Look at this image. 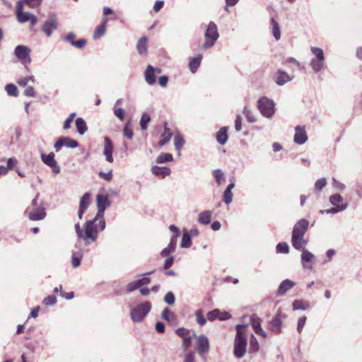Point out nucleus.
I'll return each mask as SVG.
<instances>
[{
	"instance_id": "obj_1",
	"label": "nucleus",
	"mask_w": 362,
	"mask_h": 362,
	"mask_svg": "<svg viewBox=\"0 0 362 362\" xmlns=\"http://www.w3.org/2000/svg\"><path fill=\"white\" fill-rule=\"evenodd\" d=\"M98 213L92 220L87 221L81 228L79 223L74 226L78 240L83 242L85 246H88L97 241L98 233L105 228L106 223L104 212L110 206V202L105 194H98L96 198Z\"/></svg>"
},
{
	"instance_id": "obj_2",
	"label": "nucleus",
	"mask_w": 362,
	"mask_h": 362,
	"mask_svg": "<svg viewBox=\"0 0 362 362\" xmlns=\"http://www.w3.org/2000/svg\"><path fill=\"white\" fill-rule=\"evenodd\" d=\"M40 194H37L33 199L30 206L25 211V214L28 216L30 221H40L46 217V211L42 201H39Z\"/></svg>"
},
{
	"instance_id": "obj_3",
	"label": "nucleus",
	"mask_w": 362,
	"mask_h": 362,
	"mask_svg": "<svg viewBox=\"0 0 362 362\" xmlns=\"http://www.w3.org/2000/svg\"><path fill=\"white\" fill-rule=\"evenodd\" d=\"M310 51L314 55L310 62L311 69L315 73L323 71L325 67V57L323 50L320 47H311Z\"/></svg>"
},
{
	"instance_id": "obj_4",
	"label": "nucleus",
	"mask_w": 362,
	"mask_h": 362,
	"mask_svg": "<svg viewBox=\"0 0 362 362\" xmlns=\"http://www.w3.org/2000/svg\"><path fill=\"white\" fill-rule=\"evenodd\" d=\"M151 309V304L148 301L141 303L134 307L130 312L131 320L134 322L142 321Z\"/></svg>"
},
{
	"instance_id": "obj_5",
	"label": "nucleus",
	"mask_w": 362,
	"mask_h": 362,
	"mask_svg": "<svg viewBox=\"0 0 362 362\" xmlns=\"http://www.w3.org/2000/svg\"><path fill=\"white\" fill-rule=\"evenodd\" d=\"M219 37L218 28L215 23L210 22L204 33L206 42L203 44L202 48L208 49L212 47Z\"/></svg>"
},
{
	"instance_id": "obj_6",
	"label": "nucleus",
	"mask_w": 362,
	"mask_h": 362,
	"mask_svg": "<svg viewBox=\"0 0 362 362\" xmlns=\"http://www.w3.org/2000/svg\"><path fill=\"white\" fill-rule=\"evenodd\" d=\"M274 102L267 97H262L257 101L258 110L267 118H271L274 115Z\"/></svg>"
},
{
	"instance_id": "obj_7",
	"label": "nucleus",
	"mask_w": 362,
	"mask_h": 362,
	"mask_svg": "<svg viewBox=\"0 0 362 362\" xmlns=\"http://www.w3.org/2000/svg\"><path fill=\"white\" fill-rule=\"evenodd\" d=\"M23 6L22 5V1H18L16 5V16L18 21L21 23L30 21V25L34 26L37 22V17L29 12L23 11Z\"/></svg>"
},
{
	"instance_id": "obj_8",
	"label": "nucleus",
	"mask_w": 362,
	"mask_h": 362,
	"mask_svg": "<svg viewBox=\"0 0 362 362\" xmlns=\"http://www.w3.org/2000/svg\"><path fill=\"white\" fill-rule=\"evenodd\" d=\"M30 52V49L25 45H18L14 49L16 57L22 64H30L31 62Z\"/></svg>"
},
{
	"instance_id": "obj_9",
	"label": "nucleus",
	"mask_w": 362,
	"mask_h": 362,
	"mask_svg": "<svg viewBox=\"0 0 362 362\" xmlns=\"http://www.w3.org/2000/svg\"><path fill=\"white\" fill-rule=\"evenodd\" d=\"M247 339L236 334L234 343V355L238 358H243L246 352Z\"/></svg>"
},
{
	"instance_id": "obj_10",
	"label": "nucleus",
	"mask_w": 362,
	"mask_h": 362,
	"mask_svg": "<svg viewBox=\"0 0 362 362\" xmlns=\"http://www.w3.org/2000/svg\"><path fill=\"white\" fill-rule=\"evenodd\" d=\"M78 146V142L67 136L60 137L54 144V148L57 152H59L61 148L64 146L70 148H75Z\"/></svg>"
},
{
	"instance_id": "obj_11",
	"label": "nucleus",
	"mask_w": 362,
	"mask_h": 362,
	"mask_svg": "<svg viewBox=\"0 0 362 362\" xmlns=\"http://www.w3.org/2000/svg\"><path fill=\"white\" fill-rule=\"evenodd\" d=\"M41 159L42 162L49 166L54 173H59L61 168L58 165L57 160L54 159V153H49V154L41 153Z\"/></svg>"
},
{
	"instance_id": "obj_12",
	"label": "nucleus",
	"mask_w": 362,
	"mask_h": 362,
	"mask_svg": "<svg viewBox=\"0 0 362 362\" xmlns=\"http://www.w3.org/2000/svg\"><path fill=\"white\" fill-rule=\"evenodd\" d=\"M197 341L195 344V349L199 354L202 356L209 351V342L206 337L202 334L197 337Z\"/></svg>"
},
{
	"instance_id": "obj_13",
	"label": "nucleus",
	"mask_w": 362,
	"mask_h": 362,
	"mask_svg": "<svg viewBox=\"0 0 362 362\" xmlns=\"http://www.w3.org/2000/svg\"><path fill=\"white\" fill-rule=\"evenodd\" d=\"M58 28L57 17L54 14L52 15L49 20L46 21L42 27V31L47 37H50L53 30Z\"/></svg>"
},
{
	"instance_id": "obj_14",
	"label": "nucleus",
	"mask_w": 362,
	"mask_h": 362,
	"mask_svg": "<svg viewBox=\"0 0 362 362\" xmlns=\"http://www.w3.org/2000/svg\"><path fill=\"white\" fill-rule=\"evenodd\" d=\"M309 222L306 219H300L298 221L293 229L292 235H305L308 228Z\"/></svg>"
},
{
	"instance_id": "obj_15",
	"label": "nucleus",
	"mask_w": 362,
	"mask_h": 362,
	"mask_svg": "<svg viewBox=\"0 0 362 362\" xmlns=\"http://www.w3.org/2000/svg\"><path fill=\"white\" fill-rule=\"evenodd\" d=\"M308 140V136L304 127L297 126L295 128L293 141L297 144H303Z\"/></svg>"
},
{
	"instance_id": "obj_16",
	"label": "nucleus",
	"mask_w": 362,
	"mask_h": 362,
	"mask_svg": "<svg viewBox=\"0 0 362 362\" xmlns=\"http://www.w3.org/2000/svg\"><path fill=\"white\" fill-rule=\"evenodd\" d=\"M104 149H103V154L105 156V160L109 163L113 162V157H112V153H113V144L110 138L105 137L104 139Z\"/></svg>"
},
{
	"instance_id": "obj_17",
	"label": "nucleus",
	"mask_w": 362,
	"mask_h": 362,
	"mask_svg": "<svg viewBox=\"0 0 362 362\" xmlns=\"http://www.w3.org/2000/svg\"><path fill=\"white\" fill-rule=\"evenodd\" d=\"M90 202V194L88 192L85 193L80 199L79 209L78 211V216L82 219L83 214L88 207Z\"/></svg>"
},
{
	"instance_id": "obj_18",
	"label": "nucleus",
	"mask_w": 362,
	"mask_h": 362,
	"mask_svg": "<svg viewBox=\"0 0 362 362\" xmlns=\"http://www.w3.org/2000/svg\"><path fill=\"white\" fill-rule=\"evenodd\" d=\"M300 251L302 252L301 264L303 268L311 269V265L309 264L314 262L315 259L314 255L305 249Z\"/></svg>"
},
{
	"instance_id": "obj_19",
	"label": "nucleus",
	"mask_w": 362,
	"mask_h": 362,
	"mask_svg": "<svg viewBox=\"0 0 362 362\" xmlns=\"http://www.w3.org/2000/svg\"><path fill=\"white\" fill-rule=\"evenodd\" d=\"M281 314H276L269 323V329L272 332L278 334L281 329Z\"/></svg>"
},
{
	"instance_id": "obj_20",
	"label": "nucleus",
	"mask_w": 362,
	"mask_h": 362,
	"mask_svg": "<svg viewBox=\"0 0 362 362\" xmlns=\"http://www.w3.org/2000/svg\"><path fill=\"white\" fill-rule=\"evenodd\" d=\"M252 327L256 334L267 337V334L261 327V320L255 315H252L250 319Z\"/></svg>"
},
{
	"instance_id": "obj_21",
	"label": "nucleus",
	"mask_w": 362,
	"mask_h": 362,
	"mask_svg": "<svg viewBox=\"0 0 362 362\" xmlns=\"http://www.w3.org/2000/svg\"><path fill=\"white\" fill-rule=\"evenodd\" d=\"M292 246L297 250H302L305 249L308 241L305 240L303 235H293L291 237Z\"/></svg>"
},
{
	"instance_id": "obj_22",
	"label": "nucleus",
	"mask_w": 362,
	"mask_h": 362,
	"mask_svg": "<svg viewBox=\"0 0 362 362\" xmlns=\"http://www.w3.org/2000/svg\"><path fill=\"white\" fill-rule=\"evenodd\" d=\"M296 285V283L290 279H285L279 285L278 290H277V296H283L286 291L291 289L294 286Z\"/></svg>"
},
{
	"instance_id": "obj_23",
	"label": "nucleus",
	"mask_w": 362,
	"mask_h": 362,
	"mask_svg": "<svg viewBox=\"0 0 362 362\" xmlns=\"http://www.w3.org/2000/svg\"><path fill=\"white\" fill-rule=\"evenodd\" d=\"M144 76L145 80L148 85H153L156 80L154 67L151 65H148L144 71Z\"/></svg>"
},
{
	"instance_id": "obj_24",
	"label": "nucleus",
	"mask_w": 362,
	"mask_h": 362,
	"mask_svg": "<svg viewBox=\"0 0 362 362\" xmlns=\"http://www.w3.org/2000/svg\"><path fill=\"white\" fill-rule=\"evenodd\" d=\"M151 172L153 175L163 178L169 175L171 173V170L168 167L154 165L151 168Z\"/></svg>"
},
{
	"instance_id": "obj_25",
	"label": "nucleus",
	"mask_w": 362,
	"mask_h": 362,
	"mask_svg": "<svg viewBox=\"0 0 362 362\" xmlns=\"http://www.w3.org/2000/svg\"><path fill=\"white\" fill-rule=\"evenodd\" d=\"M292 307L293 310H305L310 308V303L308 300H295L292 303Z\"/></svg>"
},
{
	"instance_id": "obj_26",
	"label": "nucleus",
	"mask_w": 362,
	"mask_h": 362,
	"mask_svg": "<svg viewBox=\"0 0 362 362\" xmlns=\"http://www.w3.org/2000/svg\"><path fill=\"white\" fill-rule=\"evenodd\" d=\"M212 211L206 210L202 211L198 216V222L202 225H208L211 223Z\"/></svg>"
},
{
	"instance_id": "obj_27",
	"label": "nucleus",
	"mask_w": 362,
	"mask_h": 362,
	"mask_svg": "<svg viewBox=\"0 0 362 362\" xmlns=\"http://www.w3.org/2000/svg\"><path fill=\"white\" fill-rule=\"evenodd\" d=\"M136 49L139 54L146 55L148 50V38L142 37L137 42Z\"/></svg>"
},
{
	"instance_id": "obj_28",
	"label": "nucleus",
	"mask_w": 362,
	"mask_h": 362,
	"mask_svg": "<svg viewBox=\"0 0 362 362\" xmlns=\"http://www.w3.org/2000/svg\"><path fill=\"white\" fill-rule=\"evenodd\" d=\"M83 255V251L82 249H80L77 251H74L72 252L71 264L74 268H76L81 264Z\"/></svg>"
},
{
	"instance_id": "obj_29",
	"label": "nucleus",
	"mask_w": 362,
	"mask_h": 362,
	"mask_svg": "<svg viewBox=\"0 0 362 362\" xmlns=\"http://www.w3.org/2000/svg\"><path fill=\"white\" fill-rule=\"evenodd\" d=\"M234 183H230L228 185L227 188L225 189L223 194V201L226 204H229L233 201V194L232 193V189L234 188Z\"/></svg>"
},
{
	"instance_id": "obj_30",
	"label": "nucleus",
	"mask_w": 362,
	"mask_h": 362,
	"mask_svg": "<svg viewBox=\"0 0 362 362\" xmlns=\"http://www.w3.org/2000/svg\"><path fill=\"white\" fill-rule=\"evenodd\" d=\"M107 23V18H104L103 20V23L96 27V28L95 29L94 33H93V38L95 40L100 38L105 34Z\"/></svg>"
},
{
	"instance_id": "obj_31",
	"label": "nucleus",
	"mask_w": 362,
	"mask_h": 362,
	"mask_svg": "<svg viewBox=\"0 0 362 362\" xmlns=\"http://www.w3.org/2000/svg\"><path fill=\"white\" fill-rule=\"evenodd\" d=\"M291 80L292 78L290 77V76L286 72L282 71H279L277 72V77L276 79V83L277 85L283 86Z\"/></svg>"
},
{
	"instance_id": "obj_32",
	"label": "nucleus",
	"mask_w": 362,
	"mask_h": 362,
	"mask_svg": "<svg viewBox=\"0 0 362 362\" xmlns=\"http://www.w3.org/2000/svg\"><path fill=\"white\" fill-rule=\"evenodd\" d=\"M176 245H177L176 236H172L168 246L167 247L164 248L161 251L160 255L163 257L168 256L170 252H172L175 250V249L176 247Z\"/></svg>"
},
{
	"instance_id": "obj_33",
	"label": "nucleus",
	"mask_w": 362,
	"mask_h": 362,
	"mask_svg": "<svg viewBox=\"0 0 362 362\" xmlns=\"http://www.w3.org/2000/svg\"><path fill=\"white\" fill-rule=\"evenodd\" d=\"M228 127H224L219 129V131L216 134V139L217 141L220 144H225L228 141V134H227Z\"/></svg>"
},
{
	"instance_id": "obj_34",
	"label": "nucleus",
	"mask_w": 362,
	"mask_h": 362,
	"mask_svg": "<svg viewBox=\"0 0 362 362\" xmlns=\"http://www.w3.org/2000/svg\"><path fill=\"white\" fill-rule=\"evenodd\" d=\"M202 59V55L198 54L197 57L190 59L189 66L192 73H195L197 71L199 66L201 64Z\"/></svg>"
},
{
	"instance_id": "obj_35",
	"label": "nucleus",
	"mask_w": 362,
	"mask_h": 362,
	"mask_svg": "<svg viewBox=\"0 0 362 362\" xmlns=\"http://www.w3.org/2000/svg\"><path fill=\"white\" fill-rule=\"evenodd\" d=\"M348 207V204L345 203L344 204H341L340 206H337L335 207H333L329 209H322L320 211V213L321 214H337L340 211H344Z\"/></svg>"
},
{
	"instance_id": "obj_36",
	"label": "nucleus",
	"mask_w": 362,
	"mask_h": 362,
	"mask_svg": "<svg viewBox=\"0 0 362 362\" xmlns=\"http://www.w3.org/2000/svg\"><path fill=\"white\" fill-rule=\"evenodd\" d=\"M271 25L273 36L276 40H279L281 38V31L279 23L275 21L274 18L271 19Z\"/></svg>"
},
{
	"instance_id": "obj_37",
	"label": "nucleus",
	"mask_w": 362,
	"mask_h": 362,
	"mask_svg": "<svg viewBox=\"0 0 362 362\" xmlns=\"http://www.w3.org/2000/svg\"><path fill=\"white\" fill-rule=\"evenodd\" d=\"M76 126L80 135H83L87 131V125L84 119L78 117L76 119Z\"/></svg>"
},
{
	"instance_id": "obj_38",
	"label": "nucleus",
	"mask_w": 362,
	"mask_h": 362,
	"mask_svg": "<svg viewBox=\"0 0 362 362\" xmlns=\"http://www.w3.org/2000/svg\"><path fill=\"white\" fill-rule=\"evenodd\" d=\"M172 135L173 134L170 132V129L165 127V129H164V132L161 135V139L160 140V141L158 143L159 145L163 146V145L166 144L170 140Z\"/></svg>"
},
{
	"instance_id": "obj_39",
	"label": "nucleus",
	"mask_w": 362,
	"mask_h": 362,
	"mask_svg": "<svg viewBox=\"0 0 362 362\" xmlns=\"http://www.w3.org/2000/svg\"><path fill=\"white\" fill-rule=\"evenodd\" d=\"M173 160V157L171 153H163L157 157L156 162L158 163H164L166 162H170Z\"/></svg>"
},
{
	"instance_id": "obj_40",
	"label": "nucleus",
	"mask_w": 362,
	"mask_h": 362,
	"mask_svg": "<svg viewBox=\"0 0 362 362\" xmlns=\"http://www.w3.org/2000/svg\"><path fill=\"white\" fill-rule=\"evenodd\" d=\"M123 134L124 136L127 138L128 139H131L133 137L134 133L132 128V124L131 122L129 121L125 124V126L123 129Z\"/></svg>"
},
{
	"instance_id": "obj_41",
	"label": "nucleus",
	"mask_w": 362,
	"mask_h": 362,
	"mask_svg": "<svg viewBox=\"0 0 362 362\" xmlns=\"http://www.w3.org/2000/svg\"><path fill=\"white\" fill-rule=\"evenodd\" d=\"M196 321L201 326L206 323V319L204 317V313L202 309H199L195 313Z\"/></svg>"
},
{
	"instance_id": "obj_42",
	"label": "nucleus",
	"mask_w": 362,
	"mask_h": 362,
	"mask_svg": "<svg viewBox=\"0 0 362 362\" xmlns=\"http://www.w3.org/2000/svg\"><path fill=\"white\" fill-rule=\"evenodd\" d=\"M191 245L192 240L189 234L188 233H185L181 240V247L189 248L191 246Z\"/></svg>"
},
{
	"instance_id": "obj_43",
	"label": "nucleus",
	"mask_w": 362,
	"mask_h": 362,
	"mask_svg": "<svg viewBox=\"0 0 362 362\" xmlns=\"http://www.w3.org/2000/svg\"><path fill=\"white\" fill-rule=\"evenodd\" d=\"M185 144L184 138L180 135H176L174 138L175 148L177 151H180Z\"/></svg>"
},
{
	"instance_id": "obj_44",
	"label": "nucleus",
	"mask_w": 362,
	"mask_h": 362,
	"mask_svg": "<svg viewBox=\"0 0 362 362\" xmlns=\"http://www.w3.org/2000/svg\"><path fill=\"white\" fill-rule=\"evenodd\" d=\"M150 115L146 112L143 113L140 120V125L142 130H146L147 129L148 124L150 122Z\"/></svg>"
},
{
	"instance_id": "obj_45",
	"label": "nucleus",
	"mask_w": 362,
	"mask_h": 362,
	"mask_svg": "<svg viewBox=\"0 0 362 362\" xmlns=\"http://www.w3.org/2000/svg\"><path fill=\"white\" fill-rule=\"evenodd\" d=\"M276 253L288 254L289 252V247L286 243H280L276 247Z\"/></svg>"
},
{
	"instance_id": "obj_46",
	"label": "nucleus",
	"mask_w": 362,
	"mask_h": 362,
	"mask_svg": "<svg viewBox=\"0 0 362 362\" xmlns=\"http://www.w3.org/2000/svg\"><path fill=\"white\" fill-rule=\"evenodd\" d=\"M259 350V343L255 337L252 334L250 340V351L251 352H257Z\"/></svg>"
},
{
	"instance_id": "obj_47",
	"label": "nucleus",
	"mask_w": 362,
	"mask_h": 362,
	"mask_svg": "<svg viewBox=\"0 0 362 362\" xmlns=\"http://www.w3.org/2000/svg\"><path fill=\"white\" fill-rule=\"evenodd\" d=\"M22 5H27L29 8H35L38 7L42 2V0H21Z\"/></svg>"
},
{
	"instance_id": "obj_48",
	"label": "nucleus",
	"mask_w": 362,
	"mask_h": 362,
	"mask_svg": "<svg viewBox=\"0 0 362 362\" xmlns=\"http://www.w3.org/2000/svg\"><path fill=\"white\" fill-rule=\"evenodd\" d=\"M243 115L245 116L247 120L250 123H255L256 122L255 117L252 112L245 106L243 111Z\"/></svg>"
},
{
	"instance_id": "obj_49",
	"label": "nucleus",
	"mask_w": 362,
	"mask_h": 362,
	"mask_svg": "<svg viewBox=\"0 0 362 362\" xmlns=\"http://www.w3.org/2000/svg\"><path fill=\"white\" fill-rule=\"evenodd\" d=\"M29 82L34 83L35 78L33 76H29L25 78H22L18 80V84L21 87H25Z\"/></svg>"
},
{
	"instance_id": "obj_50",
	"label": "nucleus",
	"mask_w": 362,
	"mask_h": 362,
	"mask_svg": "<svg viewBox=\"0 0 362 362\" xmlns=\"http://www.w3.org/2000/svg\"><path fill=\"white\" fill-rule=\"evenodd\" d=\"M329 202L332 205L337 206L338 204L343 201V197L339 194H334L329 197Z\"/></svg>"
},
{
	"instance_id": "obj_51",
	"label": "nucleus",
	"mask_w": 362,
	"mask_h": 362,
	"mask_svg": "<svg viewBox=\"0 0 362 362\" xmlns=\"http://www.w3.org/2000/svg\"><path fill=\"white\" fill-rule=\"evenodd\" d=\"M5 90L8 95L17 96L18 90L15 85L10 83L6 86Z\"/></svg>"
},
{
	"instance_id": "obj_52",
	"label": "nucleus",
	"mask_w": 362,
	"mask_h": 362,
	"mask_svg": "<svg viewBox=\"0 0 362 362\" xmlns=\"http://www.w3.org/2000/svg\"><path fill=\"white\" fill-rule=\"evenodd\" d=\"M162 318L170 322L175 319V315L168 308H165L162 312Z\"/></svg>"
},
{
	"instance_id": "obj_53",
	"label": "nucleus",
	"mask_w": 362,
	"mask_h": 362,
	"mask_svg": "<svg viewBox=\"0 0 362 362\" xmlns=\"http://www.w3.org/2000/svg\"><path fill=\"white\" fill-rule=\"evenodd\" d=\"M214 176L218 185H220L221 182L224 180V176L222 171L220 169H216L214 171Z\"/></svg>"
},
{
	"instance_id": "obj_54",
	"label": "nucleus",
	"mask_w": 362,
	"mask_h": 362,
	"mask_svg": "<svg viewBox=\"0 0 362 362\" xmlns=\"http://www.w3.org/2000/svg\"><path fill=\"white\" fill-rule=\"evenodd\" d=\"M219 315V309H214L211 311L208 312L207 313V319L209 321H214L216 319H218Z\"/></svg>"
},
{
	"instance_id": "obj_55",
	"label": "nucleus",
	"mask_w": 362,
	"mask_h": 362,
	"mask_svg": "<svg viewBox=\"0 0 362 362\" xmlns=\"http://www.w3.org/2000/svg\"><path fill=\"white\" fill-rule=\"evenodd\" d=\"M125 111L122 107H114L115 115L121 121L124 120Z\"/></svg>"
},
{
	"instance_id": "obj_56",
	"label": "nucleus",
	"mask_w": 362,
	"mask_h": 362,
	"mask_svg": "<svg viewBox=\"0 0 362 362\" xmlns=\"http://www.w3.org/2000/svg\"><path fill=\"white\" fill-rule=\"evenodd\" d=\"M57 303V298L54 295H49L43 300L45 305H53Z\"/></svg>"
},
{
	"instance_id": "obj_57",
	"label": "nucleus",
	"mask_w": 362,
	"mask_h": 362,
	"mask_svg": "<svg viewBox=\"0 0 362 362\" xmlns=\"http://www.w3.org/2000/svg\"><path fill=\"white\" fill-rule=\"evenodd\" d=\"M175 296L171 291H169L165 294V296L164 297V301L167 304L173 305L175 303Z\"/></svg>"
},
{
	"instance_id": "obj_58",
	"label": "nucleus",
	"mask_w": 362,
	"mask_h": 362,
	"mask_svg": "<svg viewBox=\"0 0 362 362\" xmlns=\"http://www.w3.org/2000/svg\"><path fill=\"white\" fill-rule=\"evenodd\" d=\"M326 184V179L321 178L315 182V187L317 191H321L325 187Z\"/></svg>"
},
{
	"instance_id": "obj_59",
	"label": "nucleus",
	"mask_w": 362,
	"mask_h": 362,
	"mask_svg": "<svg viewBox=\"0 0 362 362\" xmlns=\"http://www.w3.org/2000/svg\"><path fill=\"white\" fill-rule=\"evenodd\" d=\"M332 186L339 191H344L346 188L344 184L337 180L335 178H332Z\"/></svg>"
},
{
	"instance_id": "obj_60",
	"label": "nucleus",
	"mask_w": 362,
	"mask_h": 362,
	"mask_svg": "<svg viewBox=\"0 0 362 362\" xmlns=\"http://www.w3.org/2000/svg\"><path fill=\"white\" fill-rule=\"evenodd\" d=\"M192 337H196L195 334L184 338L182 342V348L185 351H186L189 347Z\"/></svg>"
},
{
	"instance_id": "obj_61",
	"label": "nucleus",
	"mask_w": 362,
	"mask_h": 362,
	"mask_svg": "<svg viewBox=\"0 0 362 362\" xmlns=\"http://www.w3.org/2000/svg\"><path fill=\"white\" fill-rule=\"evenodd\" d=\"M139 287V285H137L136 281L129 282L127 285V291L129 293L133 292L134 291L136 290Z\"/></svg>"
},
{
	"instance_id": "obj_62",
	"label": "nucleus",
	"mask_w": 362,
	"mask_h": 362,
	"mask_svg": "<svg viewBox=\"0 0 362 362\" xmlns=\"http://www.w3.org/2000/svg\"><path fill=\"white\" fill-rule=\"evenodd\" d=\"M99 176H100V177H101L107 181H110L112 179V170H110L107 173H104V172L101 171L99 173Z\"/></svg>"
},
{
	"instance_id": "obj_63",
	"label": "nucleus",
	"mask_w": 362,
	"mask_h": 362,
	"mask_svg": "<svg viewBox=\"0 0 362 362\" xmlns=\"http://www.w3.org/2000/svg\"><path fill=\"white\" fill-rule=\"evenodd\" d=\"M176 333L181 337H187L189 335V331L185 328H179L177 329Z\"/></svg>"
},
{
	"instance_id": "obj_64",
	"label": "nucleus",
	"mask_w": 362,
	"mask_h": 362,
	"mask_svg": "<svg viewBox=\"0 0 362 362\" xmlns=\"http://www.w3.org/2000/svg\"><path fill=\"white\" fill-rule=\"evenodd\" d=\"M183 362H194V353L192 351L187 353Z\"/></svg>"
}]
</instances>
